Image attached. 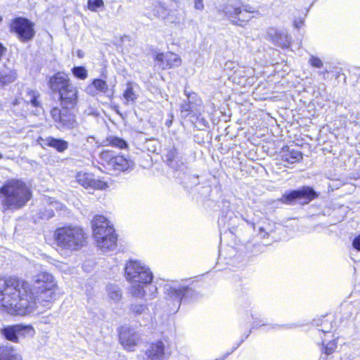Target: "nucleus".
Segmentation results:
<instances>
[{
    "label": "nucleus",
    "instance_id": "nucleus-3",
    "mask_svg": "<svg viewBox=\"0 0 360 360\" xmlns=\"http://www.w3.org/2000/svg\"><path fill=\"white\" fill-rule=\"evenodd\" d=\"M31 193L25 184L11 179L0 188V210H18L30 199Z\"/></svg>",
    "mask_w": 360,
    "mask_h": 360
},
{
    "label": "nucleus",
    "instance_id": "nucleus-52",
    "mask_svg": "<svg viewBox=\"0 0 360 360\" xmlns=\"http://www.w3.org/2000/svg\"><path fill=\"white\" fill-rule=\"evenodd\" d=\"M2 158V155L0 153V159Z\"/></svg>",
    "mask_w": 360,
    "mask_h": 360
},
{
    "label": "nucleus",
    "instance_id": "nucleus-7",
    "mask_svg": "<svg viewBox=\"0 0 360 360\" xmlns=\"http://www.w3.org/2000/svg\"><path fill=\"white\" fill-rule=\"evenodd\" d=\"M318 196V193L312 187L302 186L297 190L285 192L278 200L288 205H292L297 202L304 205L309 204Z\"/></svg>",
    "mask_w": 360,
    "mask_h": 360
},
{
    "label": "nucleus",
    "instance_id": "nucleus-14",
    "mask_svg": "<svg viewBox=\"0 0 360 360\" xmlns=\"http://www.w3.org/2000/svg\"><path fill=\"white\" fill-rule=\"evenodd\" d=\"M165 162L167 165L176 170L181 169L184 167L182 156L174 146L167 149L165 155Z\"/></svg>",
    "mask_w": 360,
    "mask_h": 360
},
{
    "label": "nucleus",
    "instance_id": "nucleus-48",
    "mask_svg": "<svg viewBox=\"0 0 360 360\" xmlns=\"http://www.w3.org/2000/svg\"><path fill=\"white\" fill-rule=\"evenodd\" d=\"M200 122H202V125L204 127L208 125V122L205 119H201Z\"/></svg>",
    "mask_w": 360,
    "mask_h": 360
},
{
    "label": "nucleus",
    "instance_id": "nucleus-34",
    "mask_svg": "<svg viewBox=\"0 0 360 360\" xmlns=\"http://www.w3.org/2000/svg\"><path fill=\"white\" fill-rule=\"evenodd\" d=\"M194 106L191 105L188 101H186L184 103L181 105V112L184 114V117L188 116L191 112H193L195 111H198Z\"/></svg>",
    "mask_w": 360,
    "mask_h": 360
},
{
    "label": "nucleus",
    "instance_id": "nucleus-13",
    "mask_svg": "<svg viewBox=\"0 0 360 360\" xmlns=\"http://www.w3.org/2000/svg\"><path fill=\"white\" fill-rule=\"evenodd\" d=\"M37 143L44 148L49 146L56 149L59 153H63L68 149L69 145L68 142L65 140L53 136L39 137L37 139Z\"/></svg>",
    "mask_w": 360,
    "mask_h": 360
},
{
    "label": "nucleus",
    "instance_id": "nucleus-28",
    "mask_svg": "<svg viewBox=\"0 0 360 360\" xmlns=\"http://www.w3.org/2000/svg\"><path fill=\"white\" fill-rule=\"evenodd\" d=\"M72 72L75 77L79 79H85L88 76L87 70L83 66L74 67L72 69Z\"/></svg>",
    "mask_w": 360,
    "mask_h": 360
},
{
    "label": "nucleus",
    "instance_id": "nucleus-33",
    "mask_svg": "<svg viewBox=\"0 0 360 360\" xmlns=\"http://www.w3.org/2000/svg\"><path fill=\"white\" fill-rule=\"evenodd\" d=\"M130 311L135 315H141L148 311V308L144 304H133L130 307Z\"/></svg>",
    "mask_w": 360,
    "mask_h": 360
},
{
    "label": "nucleus",
    "instance_id": "nucleus-22",
    "mask_svg": "<svg viewBox=\"0 0 360 360\" xmlns=\"http://www.w3.org/2000/svg\"><path fill=\"white\" fill-rule=\"evenodd\" d=\"M253 11L248 10L247 6L242 9L240 8V13H238L237 20L232 19L231 22L234 25L243 26V23L248 22L251 18V13Z\"/></svg>",
    "mask_w": 360,
    "mask_h": 360
},
{
    "label": "nucleus",
    "instance_id": "nucleus-24",
    "mask_svg": "<svg viewBox=\"0 0 360 360\" xmlns=\"http://www.w3.org/2000/svg\"><path fill=\"white\" fill-rule=\"evenodd\" d=\"M107 292L110 299L115 302L120 301L122 297L120 288L116 285H108L107 286Z\"/></svg>",
    "mask_w": 360,
    "mask_h": 360
},
{
    "label": "nucleus",
    "instance_id": "nucleus-40",
    "mask_svg": "<svg viewBox=\"0 0 360 360\" xmlns=\"http://www.w3.org/2000/svg\"><path fill=\"white\" fill-rule=\"evenodd\" d=\"M272 231L273 230L270 228L269 225L268 226H259L258 229L259 234L262 238H267Z\"/></svg>",
    "mask_w": 360,
    "mask_h": 360
},
{
    "label": "nucleus",
    "instance_id": "nucleus-20",
    "mask_svg": "<svg viewBox=\"0 0 360 360\" xmlns=\"http://www.w3.org/2000/svg\"><path fill=\"white\" fill-rule=\"evenodd\" d=\"M20 355L8 345L0 346V360H21Z\"/></svg>",
    "mask_w": 360,
    "mask_h": 360
},
{
    "label": "nucleus",
    "instance_id": "nucleus-18",
    "mask_svg": "<svg viewBox=\"0 0 360 360\" xmlns=\"http://www.w3.org/2000/svg\"><path fill=\"white\" fill-rule=\"evenodd\" d=\"M302 159V153L285 146L282 148L281 160L289 164H293Z\"/></svg>",
    "mask_w": 360,
    "mask_h": 360
},
{
    "label": "nucleus",
    "instance_id": "nucleus-31",
    "mask_svg": "<svg viewBox=\"0 0 360 360\" xmlns=\"http://www.w3.org/2000/svg\"><path fill=\"white\" fill-rule=\"evenodd\" d=\"M109 141L112 146L121 149L127 148L128 146L127 143L124 139L119 137H112L110 139Z\"/></svg>",
    "mask_w": 360,
    "mask_h": 360
},
{
    "label": "nucleus",
    "instance_id": "nucleus-36",
    "mask_svg": "<svg viewBox=\"0 0 360 360\" xmlns=\"http://www.w3.org/2000/svg\"><path fill=\"white\" fill-rule=\"evenodd\" d=\"M54 216L53 210L51 208L41 209L39 212V217L41 219L49 220Z\"/></svg>",
    "mask_w": 360,
    "mask_h": 360
},
{
    "label": "nucleus",
    "instance_id": "nucleus-50",
    "mask_svg": "<svg viewBox=\"0 0 360 360\" xmlns=\"http://www.w3.org/2000/svg\"><path fill=\"white\" fill-rule=\"evenodd\" d=\"M251 316H252V319H257L256 317H255V314H251Z\"/></svg>",
    "mask_w": 360,
    "mask_h": 360
},
{
    "label": "nucleus",
    "instance_id": "nucleus-6",
    "mask_svg": "<svg viewBox=\"0 0 360 360\" xmlns=\"http://www.w3.org/2000/svg\"><path fill=\"white\" fill-rule=\"evenodd\" d=\"M91 224L93 236L98 247L104 252L115 250L117 239L110 221L105 217L98 215L94 218Z\"/></svg>",
    "mask_w": 360,
    "mask_h": 360
},
{
    "label": "nucleus",
    "instance_id": "nucleus-46",
    "mask_svg": "<svg viewBox=\"0 0 360 360\" xmlns=\"http://www.w3.org/2000/svg\"><path fill=\"white\" fill-rule=\"evenodd\" d=\"M315 330L318 333L317 334H315V335H319V336H321V335H326V333H329V331H326L324 329L316 328Z\"/></svg>",
    "mask_w": 360,
    "mask_h": 360
},
{
    "label": "nucleus",
    "instance_id": "nucleus-5",
    "mask_svg": "<svg viewBox=\"0 0 360 360\" xmlns=\"http://www.w3.org/2000/svg\"><path fill=\"white\" fill-rule=\"evenodd\" d=\"M53 237L59 248L69 251L80 250L84 245L86 238L81 227L72 225L56 229Z\"/></svg>",
    "mask_w": 360,
    "mask_h": 360
},
{
    "label": "nucleus",
    "instance_id": "nucleus-47",
    "mask_svg": "<svg viewBox=\"0 0 360 360\" xmlns=\"http://www.w3.org/2000/svg\"><path fill=\"white\" fill-rule=\"evenodd\" d=\"M149 288H150V291H151L152 294L156 292V291H157V288L155 286H154V285H150L149 287Z\"/></svg>",
    "mask_w": 360,
    "mask_h": 360
},
{
    "label": "nucleus",
    "instance_id": "nucleus-10",
    "mask_svg": "<svg viewBox=\"0 0 360 360\" xmlns=\"http://www.w3.org/2000/svg\"><path fill=\"white\" fill-rule=\"evenodd\" d=\"M0 333L4 338L32 337L34 335L35 331L32 326L17 324L1 328Z\"/></svg>",
    "mask_w": 360,
    "mask_h": 360
},
{
    "label": "nucleus",
    "instance_id": "nucleus-37",
    "mask_svg": "<svg viewBox=\"0 0 360 360\" xmlns=\"http://www.w3.org/2000/svg\"><path fill=\"white\" fill-rule=\"evenodd\" d=\"M155 14L158 17H165L167 15V9L165 4L158 2L154 10Z\"/></svg>",
    "mask_w": 360,
    "mask_h": 360
},
{
    "label": "nucleus",
    "instance_id": "nucleus-51",
    "mask_svg": "<svg viewBox=\"0 0 360 360\" xmlns=\"http://www.w3.org/2000/svg\"><path fill=\"white\" fill-rule=\"evenodd\" d=\"M11 340H13V341H15V342H17L18 341V339H14V338H12V339H10Z\"/></svg>",
    "mask_w": 360,
    "mask_h": 360
},
{
    "label": "nucleus",
    "instance_id": "nucleus-23",
    "mask_svg": "<svg viewBox=\"0 0 360 360\" xmlns=\"http://www.w3.org/2000/svg\"><path fill=\"white\" fill-rule=\"evenodd\" d=\"M123 97L125 100V105H127L129 102L134 103L138 98V95L134 89L132 83L128 82L127 84V88L123 93Z\"/></svg>",
    "mask_w": 360,
    "mask_h": 360
},
{
    "label": "nucleus",
    "instance_id": "nucleus-29",
    "mask_svg": "<svg viewBox=\"0 0 360 360\" xmlns=\"http://www.w3.org/2000/svg\"><path fill=\"white\" fill-rule=\"evenodd\" d=\"M93 86L100 92L105 93L108 89L106 82L101 79H95L92 82Z\"/></svg>",
    "mask_w": 360,
    "mask_h": 360
},
{
    "label": "nucleus",
    "instance_id": "nucleus-32",
    "mask_svg": "<svg viewBox=\"0 0 360 360\" xmlns=\"http://www.w3.org/2000/svg\"><path fill=\"white\" fill-rule=\"evenodd\" d=\"M134 335V330L127 325L122 326L119 328V338H131Z\"/></svg>",
    "mask_w": 360,
    "mask_h": 360
},
{
    "label": "nucleus",
    "instance_id": "nucleus-42",
    "mask_svg": "<svg viewBox=\"0 0 360 360\" xmlns=\"http://www.w3.org/2000/svg\"><path fill=\"white\" fill-rule=\"evenodd\" d=\"M30 93L32 94L30 95V102L31 103V104L33 106L37 107L39 105V102H38V100H37V96L35 95L34 91H31Z\"/></svg>",
    "mask_w": 360,
    "mask_h": 360
},
{
    "label": "nucleus",
    "instance_id": "nucleus-43",
    "mask_svg": "<svg viewBox=\"0 0 360 360\" xmlns=\"http://www.w3.org/2000/svg\"><path fill=\"white\" fill-rule=\"evenodd\" d=\"M352 246L356 250L360 251V234L354 238L352 241Z\"/></svg>",
    "mask_w": 360,
    "mask_h": 360
},
{
    "label": "nucleus",
    "instance_id": "nucleus-38",
    "mask_svg": "<svg viewBox=\"0 0 360 360\" xmlns=\"http://www.w3.org/2000/svg\"><path fill=\"white\" fill-rule=\"evenodd\" d=\"M120 344L125 349L131 351L136 345V342L135 339H120Z\"/></svg>",
    "mask_w": 360,
    "mask_h": 360
},
{
    "label": "nucleus",
    "instance_id": "nucleus-16",
    "mask_svg": "<svg viewBox=\"0 0 360 360\" xmlns=\"http://www.w3.org/2000/svg\"><path fill=\"white\" fill-rule=\"evenodd\" d=\"M77 182L83 187L104 189L107 185L105 183L93 179L92 175L87 173H78L77 175Z\"/></svg>",
    "mask_w": 360,
    "mask_h": 360
},
{
    "label": "nucleus",
    "instance_id": "nucleus-26",
    "mask_svg": "<svg viewBox=\"0 0 360 360\" xmlns=\"http://www.w3.org/2000/svg\"><path fill=\"white\" fill-rule=\"evenodd\" d=\"M185 95L187 97V101L194 106L196 109L201 105V100L198 95L195 92H188L186 89L184 91Z\"/></svg>",
    "mask_w": 360,
    "mask_h": 360
},
{
    "label": "nucleus",
    "instance_id": "nucleus-17",
    "mask_svg": "<svg viewBox=\"0 0 360 360\" xmlns=\"http://www.w3.org/2000/svg\"><path fill=\"white\" fill-rule=\"evenodd\" d=\"M146 355L150 360H162L165 357V347L162 341L158 340L151 344L146 351Z\"/></svg>",
    "mask_w": 360,
    "mask_h": 360
},
{
    "label": "nucleus",
    "instance_id": "nucleus-2",
    "mask_svg": "<svg viewBox=\"0 0 360 360\" xmlns=\"http://www.w3.org/2000/svg\"><path fill=\"white\" fill-rule=\"evenodd\" d=\"M53 92L57 93L61 102L62 109L53 108L51 110L56 127L62 131L72 129L77 126L75 115L70 112L77 101V90L71 84L68 76L64 72H58L51 77L49 82Z\"/></svg>",
    "mask_w": 360,
    "mask_h": 360
},
{
    "label": "nucleus",
    "instance_id": "nucleus-15",
    "mask_svg": "<svg viewBox=\"0 0 360 360\" xmlns=\"http://www.w3.org/2000/svg\"><path fill=\"white\" fill-rule=\"evenodd\" d=\"M155 60L161 63L163 68L179 67L181 63V58L172 52H168L165 54L163 53H158L155 56Z\"/></svg>",
    "mask_w": 360,
    "mask_h": 360
},
{
    "label": "nucleus",
    "instance_id": "nucleus-27",
    "mask_svg": "<svg viewBox=\"0 0 360 360\" xmlns=\"http://www.w3.org/2000/svg\"><path fill=\"white\" fill-rule=\"evenodd\" d=\"M336 347L337 342L335 339H332L327 342H322V352L327 355H330L333 353Z\"/></svg>",
    "mask_w": 360,
    "mask_h": 360
},
{
    "label": "nucleus",
    "instance_id": "nucleus-41",
    "mask_svg": "<svg viewBox=\"0 0 360 360\" xmlns=\"http://www.w3.org/2000/svg\"><path fill=\"white\" fill-rule=\"evenodd\" d=\"M309 62L311 66L316 68H321L323 66V63H322L321 60L315 56H311L310 58Z\"/></svg>",
    "mask_w": 360,
    "mask_h": 360
},
{
    "label": "nucleus",
    "instance_id": "nucleus-35",
    "mask_svg": "<svg viewBox=\"0 0 360 360\" xmlns=\"http://www.w3.org/2000/svg\"><path fill=\"white\" fill-rule=\"evenodd\" d=\"M88 8L91 11H97L98 8L104 7L103 0H88Z\"/></svg>",
    "mask_w": 360,
    "mask_h": 360
},
{
    "label": "nucleus",
    "instance_id": "nucleus-8",
    "mask_svg": "<svg viewBox=\"0 0 360 360\" xmlns=\"http://www.w3.org/2000/svg\"><path fill=\"white\" fill-rule=\"evenodd\" d=\"M101 159L106 162L107 167L115 172H125L133 169L134 162L131 159H127L123 155H114L112 151H103L101 154Z\"/></svg>",
    "mask_w": 360,
    "mask_h": 360
},
{
    "label": "nucleus",
    "instance_id": "nucleus-19",
    "mask_svg": "<svg viewBox=\"0 0 360 360\" xmlns=\"http://www.w3.org/2000/svg\"><path fill=\"white\" fill-rule=\"evenodd\" d=\"M253 73L252 70L248 68L239 66L233 73L232 80L233 82L240 85L246 84V78L249 77Z\"/></svg>",
    "mask_w": 360,
    "mask_h": 360
},
{
    "label": "nucleus",
    "instance_id": "nucleus-30",
    "mask_svg": "<svg viewBox=\"0 0 360 360\" xmlns=\"http://www.w3.org/2000/svg\"><path fill=\"white\" fill-rule=\"evenodd\" d=\"M239 67L238 64L233 61H228L224 65V71L226 72V75L231 78L233 76V72L237 70Z\"/></svg>",
    "mask_w": 360,
    "mask_h": 360
},
{
    "label": "nucleus",
    "instance_id": "nucleus-44",
    "mask_svg": "<svg viewBox=\"0 0 360 360\" xmlns=\"http://www.w3.org/2000/svg\"><path fill=\"white\" fill-rule=\"evenodd\" d=\"M194 8L196 10L202 11L205 8L203 0H194Z\"/></svg>",
    "mask_w": 360,
    "mask_h": 360
},
{
    "label": "nucleus",
    "instance_id": "nucleus-21",
    "mask_svg": "<svg viewBox=\"0 0 360 360\" xmlns=\"http://www.w3.org/2000/svg\"><path fill=\"white\" fill-rule=\"evenodd\" d=\"M16 73L4 68L0 69V86H4L15 81Z\"/></svg>",
    "mask_w": 360,
    "mask_h": 360
},
{
    "label": "nucleus",
    "instance_id": "nucleus-39",
    "mask_svg": "<svg viewBox=\"0 0 360 360\" xmlns=\"http://www.w3.org/2000/svg\"><path fill=\"white\" fill-rule=\"evenodd\" d=\"M246 249L253 254H257V252L262 251L263 246L260 244H255L252 242H248L245 245Z\"/></svg>",
    "mask_w": 360,
    "mask_h": 360
},
{
    "label": "nucleus",
    "instance_id": "nucleus-4",
    "mask_svg": "<svg viewBox=\"0 0 360 360\" xmlns=\"http://www.w3.org/2000/svg\"><path fill=\"white\" fill-rule=\"evenodd\" d=\"M127 279L131 282L130 292L136 298L146 295L144 290L153 281V275L150 269L139 261H130L125 266Z\"/></svg>",
    "mask_w": 360,
    "mask_h": 360
},
{
    "label": "nucleus",
    "instance_id": "nucleus-1",
    "mask_svg": "<svg viewBox=\"0 0 360 360\" xmlns=\"http://www.w3.org/2000/svg\"><path fill=\"white\" fill-rule=\"evenodd\" d=\"M33 287L39 294L36 299L29 283L15 277H0V306L8 314L25 316L37 310V303L48 308L56 294L53 276L41 272L34 276Z\"/></svg>",
    "mask_w": 360,
    "mask_h": 360
},
{
    "label": "nucleus",
    "instance_id": "nucleus-25",
    "mask_svg": "<svg viewBox=\"0 0 360 360\" xmlns=\"http://www.w3.org/2000/svg\"><path fill=\"white\" fill-rule=\"evenodd\" d=\"M225 15L230 18L237 20L238 13H240V7L236 6L233 4H227L224 7Z\"/></svg>",
    "mask_w": 360,
    "mask_h": 360
},
{
    "label": "nucleus",
    "instance_id": "nucleus-53",
    "mask_svg": "<svg viewBox=\"0 0 360 360\" xmlns=\"http://www.w3.org/2000/svg\"><path fill=\"white\" fill-rule=\"evenodd\" d=\"M1 20H2V18H1V17H0V22H1Z\"/></svg>",
    "mask_w": 360,
    "mask_h": 360
},
{
    "label": "nucleus",
    "instance_id": "nucleus-12",
    "mask_svg": "<svg viewBox=\"0 0 360 360\" xmlns=\"http://www.w3.org/2000/svg\"><path fill=\"white\" fill-rule=\"evenodd\" d=\"M191 291L192 289L187 286H176L171 285H166L165 286V293L171 300L176 302L178 308L180 307V303L182 299Z\"/></svg>",
    "mask_w": 360,
    "mask_h": 360
},
{
    "label": "nucleus",
    "instance_id": "nucleus-49",
    "mask_svg": "<svg viewBox=\"0 0 360 360\" xmlns=\"http://www.w3.org/2000/svg\"><path fill=\"white\" fill-rule=\"evenodd\" d=\"M77 56L79 57V58H82L83 57V53L82 51H77Z\"/></svg>",
    "mask_w": 360,
    "mask_h": 360
},
{
    "label": "nucleus",
    "instance_id": "nucleus-9",
    "mask_svg": "<svg viewBox=\"0 0 360 360\" xmlns=\"http://www.w3.org/2000/svg\"><path fill=\"white\" fill-rule=\"evenodd\" d=\"M11 32H14L22 42L31 40L35 34L34 24L25 18H16L11 24Z\"/></svg>",
    "mask_w": 360,
    "mask_h": 360
},
{
    "label": "nucleus",
    "instance_id": "nucleus-11",
    "mask_svg": "<svg viewBox=\"0 0 360 360\" xmlns=\"http://www.w3.org/2000/svg\"><path fill=\"white\" fill-rule=\"evenodd\" d=\"M266 35L274 44L281 48H288L290 45V38L285 30L269 27L266 31Z\"/></svg>",
    "mask_w": 360,
    "mask_h": 360
},
{
    "label": "nucleus",
    "instance_id": "nucleus-45",
    "mask_svg": "<svg viewBox=\"0 0 360 360\" xmlns=\"http://www.w3.org/2000/svg\"><path fill=\"white\" fill-rule=\"evenodd\" d=\"M169 118L165 121V124L169 128L171 127L173 122L174 115L172 113L168 115Z\"/></svg>",
    "mask_w": 360,
    "mask_h": 360
}]
</instances>
